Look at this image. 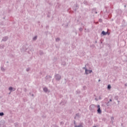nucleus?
Listing matches in <instances>:
<instances>
[{
	"label": "nucleus",
	"mask_w": 127,
	"mask_h": 127,
	"mask_svg": "<svg viewBox=\"0 0 127 127\" xmlns=\"http://www.w3.org/2000/svg\"><path fill=\"white\" fill-rule=\"evenodd\" d=\"M97 108H98V110H97L98 113L99 114H101V112H102V111H101V110H100V105H98L97 106Z\"/></svg>",
	"instance_id": "1"
},
{
	"label": "nucleus",
	"mask_w": 127,
	"mask_h": 127,
	"mask_svg": "<svg viewBox=\"0 0 127 127\" xmlns=\"http://www.w3.org/2000/svg\"><path fill=\"white\" fill-rule=\"evenodd\" d=\"M92 72V70H87V69H85V73L86 74H90Z\"/></svg>",
	"instance_id": "2"
},
{
	"label": "nucleus",
	"mask_w": 127,
	"mask_h": 127,
	"mask_svg": "<svg viewBox=\"0 0 127 127\" xmlns=\"http://www.w3.org/2000/svg\"><path fill=\"white\" fill-rule=\"evenodd\" d=\"M102 35H106L107 34V32H105V31H103L102 32Z\"/></svg>",
	"instance_id": "3"
},
{
	"label": "nucleus",
	"mask_w": 127,
	"mask_h": 127,
	"mask_svg": "<svg viewBox=\"0 0 127 127\" xmlns=\"http://www.w3.org/2000/svg\"><path fill=\"white\" fill-rule=\"evenodd\" d=\"M44 91L45 92H47V91H48V89L46 87L45 88H44Z\"/></svg>",
	"instance_id": "4"
},
{
	"label": "nucleus",
	"mask_w": 127,
	"mask_h": 127,
	"mask_svg": "<svg viewBox=\"0 0 127 127\" xmlns=\"http://www.w3.org/2000/svg\"><path fill=\"white\" fill-rule=\"evenodd\" d=\"M111 88V85H108V89H110Z\"/></svg>",
	"instance_id": "5"
},
{
	"label": "nucleus",
	"mask_w": 127,
	"mask_h": 127,
	"mask_svg": "<svg viewBox=\"0 0 127 127\" xmlns=\"http://www.w3.org/2000/svg\"><path fill=\"white\" fill-rule=\"evenodd\" d=\"M37 39V36H35V37L33 38L34 40H36V39Z\"/></svg>",
	"instance_id": "6"
},
{
	"label": "nucleus",
	"mask_w": 127,
	"mask_h": 127,
	"mask_svg": "<svg viewBox=\"0 0 127 127\" xmlns=\"http://www.w3.org/2000/svg\"><path fill=\"white\" fill-rule=\"evenodd\" d=\"M9 91H11L12 90V87H10L9 88Z\"/></svg>",
	"instance_id": "7"
},
{
	"label": "nucleus",
	"mask_w": 127,
	"mask_h": 127,
	"mask_svg": "<svg viewBox=\"0 0 127 127\" xmlns=\"http://www.w3.org/2000/svg\"><path fill=\"white\" fill-rule=\"evenodd\" d=\"M0 116H3V113H0Z\"/></svg>",
	"instance_id": "8"
},
{
	"label": "nucleus",
	"mask_w": 127,
	"mask_h": 127,
	"mask_svg": "<svg viewBox=\"0 0 127 127\" xmlns=\"http://www.w3.org/2000/svg\"><path fill=\"white\" fill-rule=\"evenodd\" d=\"M59 41V38L56 39V41Z\"/></svg>",
	"instance_id": "9"
},
{
	"label": "nucleus",
	"mask_w": 127,
	"mask_h": 127,
	"mask_svg": "<svg viewBox=\"0 0 127 127\" xmlns=\"http://www.w3.org/2000/svg\"><path fill=\"white\" fill-rule=\"evenodd\" d=\"M81 126H75V127H81Z\"/></svg>",
	"instance_id": "10"
},
{
	"label": "nucleus",
	"mask_w": 127,
	"mask_h": 127,
	"mask_svg": "<svg viewBox=\"0 0 127 127\" xmlns=\"http://www.w3.org/2000/svg\"><path fill=\"white\" fill-rule=\"evenodd\" d=\"M29 69H27V71H28Z\"/></svg>",
	"instance_id": "11"
},
{
	"label": "nucleus",
	"mask_w": 127,
	"mask_h": 127,
	"mask_svg": "<svg viewBox=\"0 0 127 127\" xmlns=\"http://www.w3.org/2000/svg\"><path fill=\"white\" fill-rule=\"evenodd\" d=\"M110 101H112V100H111V99H110Z\"/></svg>",
	"instance_id": "12"
},
{
	"label": "nucleus",
	"mask_w": 127,
	"mask_h": 127,
	"mask_svg": "<svg viewBox=\"0 0 127 127\" xmlns=\"http://www.w3.org/2000/svg\"><path fill=\"white\" fill-rule=\"evenodd\" d=\"M100 81V80L99 79V81Z\"/></svg>",
	"instance_id": "13"
},
{
	"label": "nucleus",
	"mask_w": 127,
	"mask_h": 127,
	"mask_svg": "<svg viewBox=\"0 0 127 127\" xmlns=\"http://www.w3.org/2000/svg\"><path fill=\"white\" fill-rule=\"evenodd\" d=\"M93 127H96V126H94Z\"/></svg>",
	"instance_id": "14"
}]
</instances>
